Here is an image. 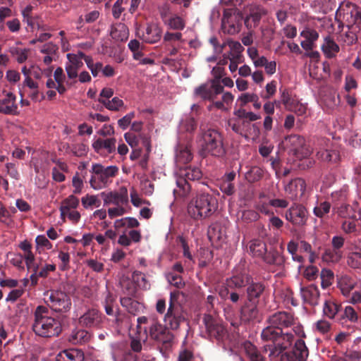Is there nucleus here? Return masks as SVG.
Masks as SVG:
<instances>
[{
	"label": "nucleus",
	"instance_id": "nucleus-1",
	"mask_svg": "<svg viewBox=\"0 0 361 361\" xmlns=\"http://www.w3.org/2000/svg\"><path fill=\"white\" fill-rule=\"evenodd\" d=\"M266 322L267 326L262 331L261 338L268 343L263 349L271 360L276 358L282 351L288 348L295 337L305 336L302 326L290 312H274L267 317Z\"/></svg>",
	"mask_w": 361,
	"mask_h": 361
},
{
	"label": "nucleus",
	"instance_id": "nucleus-2",
	"mask_svg": "<svg viewBox=\"0 0 361 361\" xmlns=\"http://www.w3.org/2000/svg\"><path fill=\"white\" fill-rule=\"evenodd\" d=\"M218 205V200L214 195L200 192L190 200L187 212L192 219L201 221L211 217L217 211Z\"/></svg>",
	"mask_w": 361,
	"mask_h": 361
},
{
	"label": "nucleus",
	"instance_id": "nucleus-3",
	"mask_svg": "<svg viewBox=\"0 0 361 361\" xmlns=\"http://www.w3.org/2000/svg\"><path fill=\"white\" fill-rule=\"evenodd\" d=\"M32 329L36 335L49 338L59 336L62 331V326L58 319L50 315L47 307L38 306L35 311Z\"/></svg>",
	"mask_w": 361,
	"mask_h": 361
},
{
	"label": "nucleus",
	"instance_id": "nucleus-4",
	"mask_svg": "<svg viewBox=\"0 0 361 361\" xmlns=\"http://www.w3.org/2000/svg\"><path fill=\"white\" fill-rule=\"evenodd\" d=\"M137 329L144 331L147 329L148 338L169 348L173 341V335L153 317H140L137 319Z\"/></svg>",
	"mask_w": 361,
	"mask_h": 361
},
{
	"label": "nucleus",
	"instance_id": "nucleus-5",
	"mask_svg": "<svg viewBox=\"0 0 361 361\" xmlns=\"http://www.w3.org/2000/svg\"><path fill=\"white\" fill-rule=\"evenodd\" d=\"M198 142L201 147L202 154L204 156L211 154L221 157L225 152L222 135L215 129L209 128L202 132Z\"/></svg>",
	"mask_w": 361,
	"mask_h": 361
},
{
	"label": "nucleus",
	"instance_id": "nucleus-6",
	"mask_svg": "<svg viewBox=\"0 0 361 361\" xmlns=\"http://www.w3.org/2000/svg\"><path fill=\"white\" fill-rule=\"evenodd\" d=\"M180 295L183 293L178 290L171 293L169 308L164 318L166 326L173 330L178 329L185 319L183 310L178 302Z\"/></svg>",
	"mask_w": 361,
	"mask_h": 361
},
{
	"label": "nucleus",
	"instance_id": "nucleus-7",
	"mask_svg": "<svg viewBox=\"0 0 361 361\" xmlns=\"http://www.w3.org/2000/svg\"><path fill=\"white\" fill-rule=\"evenodd\" d=\"M336 18L350 27L361 23V11L355 4L349 1H343L336 11Z\"/></svg>",
	"mask_w": 361,
	"mask_h": 361
},
{
	"label": "nucleus",
	"instance_id": "nucleus-8",
	"mask_svg": "<svg viewBox=\"0 0 361 361\" xmlns=\"http://www.w3.org/2000/svg\"><path fill=\"white\" fill-rule=\"evenodd\" d=\"M92 171L94 175L90 180V185L94 190H99L106 186L110 178L116 176L118 168L115 166L104 167L99 164H93Z\"/></svg>",
	"mask_w": 361,
	"mask_h": 361
},
{
	"label": "nucleus",
	"instance_id": "nucleus-9",
	"mask_svg": "<svg viewBox=\"0 0 361 361\" xmlns=\"http://www.w3.org/2000/svg\"><path fill=\"white\" fill-rule=\"evenodd\" d=\"M224 92V87L217 80H209L196 87L193 91L194 97L203 100L213 101L216 97Z\"/></svg>",
	"mask_w": 361,
	"mask_h": 361
},
{
	"label": "nucleus",
	"instance_id": "nucleus-10",
	"mask_svg": "<svg viewBox=\"0 0 361 361\" xmlns=\"http://www.w3.org/2000/svg\"><path fill=\"white\" fill-rule=\"evenodd\" d=\"M79 199L73 195L64 199L60 207L61 218L63 220L68 218L73 224H77L81 217L80 213L76 209L79 206Z\"/></svg>",
	"mask_w": 361,
	"mask_h": 361
},
{
	"label": "nucleus",
	"instance_id": "nucleus-11",
	"mask_svg": "<svg viewBox=\"0 0 361 361\" xmlns=\"http://www.w3.org/2000/svg\"><path fill=\"white\" fill-rule=\"evenodd\" d=\"M47 302L54 311L57 312H66L71 308L70 296L60 290L51 291Z\"/></svg>",
	"mask_w": 361,
	"mask_h": 361
},
{
	"label": "nucleus",
	"instance_id": "nucleus-12",
	"mask_svg": "<svg viewBox=\"0 0 361 361\" xmlns=\"http://www.w3.org/2000/svg\"><path fill=\"white\" fill-rule=\"evenodd\" d=\"M293 351H282L276 357L281 355V361H306L309 352L302 338L295 337Z\"/></svg>",
	"mask_w": 361,
	"mask_h": 361
},
{
	"label": "nucleus",
	"instance_id": "nucleus-13",
	"mask_svg": "<svg viewBox=\"0 0 361 361\" xmlns=\"http://www.w3.org/2000/svg\"><path fill=\"white\" fill-rule=\"evenodd\" d=\"M286 219L297 226H304L308 219V212L301 204H293L286 212Z\"/></svg>",
	"mask_w": 361,
	"mask_h": 361
},
{
	"label": "nucleus",
	"instance_id": "nucleus-14",
	"mask_svg": "<svg viewBox=\"0 0 361 361\" xmlns=\"http://www.w3.org/2000/svg\"><path fill=\"white\" fill-rule=\"evenodd\" d=\"M105 317L96 309H90L80 317L79 324L86 328L100 329Z\"/></svg>",
	"mask_w": 361,
	"mask_h": 361
},
{
	"label": "nucleus",
	"instance_id": "nucleus-15",
	"mask_svg": "<svg viewBox=\"0 0 361 361\" xmlns=\"http://www.w3.org/2000/svg\"><path fill=\"white\" fill-rule=\"evenodd\" d=\"M250 250L253 256L262 258L267 264H273L275 262L273 254L267 252L266 244L261 240H252Z\"/></svg>",
	"mask_w": 361,
	"mask_h": 361
},
{
	"label": "nucleus",
	"instance_id": "nucleus-16",
	"mask_svg": "<svg viewBox=\"0 0 361 361\" xmlns=\"http://www.w3.org/2000/svg\"><path fill=\"white\" fill-rule=\"evenodd\" d=\"M306 184L302 178H295L290 180L286 186L285 191L288 197L292 200H295L302 197L305 191Z\"/></svg>",
	"mask_w": 361,
	"mask_h": 361
},
{
	"label": "nucleus",
	"instance_id": "nucleus-17",
	"mask_svg": "<svg viewBox=\"0 0 361 361\" xmlns=\"http://www.w3.org/2000/svg\"><path fill=\"white\" fill-rule=\"evenodd\" d=\"M16 96L12 92H7L5 97L0 99V113L6 115H18V106Z\"/></svg>",
	"mask_w": 361,
	"mask_h": 361
},
{
	"label": "nucleus",
	"instance_id": "nucleus-18",
	"mask_svg": "<svg viewBox=\"0 0 361 361\" xmlns=\"http://www.w3.org/2000/svg\"><path fill=\"white\" fill-rule=\"evenodd\" d=\"M116 142L115 138H98L94 140L92 145L97 153L107 156L116 151Z\"/></svg>",
	"mask_w": 361,
	"mask_h": 361
},
{
	"label": "nucleus",
	"instance_id": "nucleus-19",
	"mask_svg": "<svg viewBox=\"0 0 361 361\" xmlns=\"http://www.w3.org/2000/svg\"><path fill=\"white\" fill-rule=\"evenodd\" d=\"M286 140L292 146L293 150L298 158H306L311 154L310 149H304L305 139L302 137L298 135H291L287 137Z\"/></svg>",
	"mask_w": 361,
	"mask_h": 361
},
{
	"label": "nucleus",
	"instance_id": "nucleus-20",
	"mask_svg": "<svg viewBox=\"0 0 361 361\" xmlns=\"http://www.w3.org/2000/svg\"><path fill=\"white\" fill-rule=\"evenodd\" d=\"M267 11L262 6H255L250 8V13L245 19V25L248 29H252L258 26L262 18L266 16Z\"/></svg>",
	"mask_w": 361,
	"mask_h": 361
},
{
	"label": "nucleus",
	"instance_id": "nucleus-21",
	"mask_svg": "<svg viewBox=\"0 0 361 361\" xmlns=\"http://www.w3.org/2000/svg\"><path fill=\"white\" fill-rule=\"evenodd\" d=\"M137 35L140 36L144 42L154 44L161 39L162 30L157 24L152 23L147 25L145 31L142 32V35H140V30L137 31Z\"/></svg>",
	"mask_w": 361,
	"mask_h": 361
},
{
	"label": "nucleus",
	"instance_id": "nucleus-22",
	"mask_svg": "<svg viewBox=\"0 0 361 361\" xmlns=\"http://www.w3.org/2000/svg\"><path fill=\"white\" fill-rule=\"evenodd\" d=\"M357 285V279L351 276L341 274L337 276V287L343 297L350 296V293Z\"/></svg>",
	"mask_w": 361,
	"mask_h": 361
},
{
	"label": "nucleus",
	"instance_id": "nucleus-23",
	"mask_svg": "<svg viewBox=\"0 0 361 361\" xmlns=\"http://www.w3.org/2000/svg\"><path fill=\"white\" fill-rule=\"evenodd\" d=\"M250 281L251 277L248 274L236 271L231 277L226 279V286L227 288L238 289L249 284Z\"/></svg>",
	"mask_w": 361,
	"mask_h": 361
},
{
	"label": "nucleus",
	"instance_id": "nucleus-24",
	"mask_svg": "<svg viewBox=\"0 0 361 361\" xmlns=\"http://www.w3.org/2000/svg\"><path fill=\"white\" fill-rule=\"evenodd\" d=\"M300 36L305 38V40L300 42L302 48L309 51L315 47V42L319 38V33L314 29L305 27L300 32Z\"/></svg>",
	"mask_w": 361,
	"mask_h": 361
},
{
	"label": "nucleus",
	"instance_id": "nucleus-25",
	"mask_svg": "<svg viewBox=\"0 0 361 361\" xmlns=\"http://www.w3.org/2000/svg\"><path fill=\"white\" fill-rule=\"evenodd\" d=\"M300 295L305 303L316 305L319 303V290L314 285H310L300 288Z\"/></svg>",
	"mask_w": 361,
	"mask_h": 361
},
{
	"label": "nucleus",
	"instance_id": "nucleus-26",
	"mask_svg": "<svg viewBox=\"0 0 361 361\" xmlns=\"http://www.w3.org/2000/svg\"><path fill=\"white\" fill-rule=\"evenodd\" d=\"M204 323L210 336L220 339L225 334L224 327L221 324L215 322L211 316H204Z\"/></svg>",
	"mask_w": 361,
	"mask_h": 361
},
{
	"label": "nucleus",
	"instance_id": "nucleus-27",
	"mask_svg": "<svg viewBox=\"0 0 361 361\" xmlns=\"http://www.w3.org/2000/svg\"><path fill=\"white\" fill-rule=\"evenodd\" d=\"M236 17L232 16L231 11L225 10L221 20L222 29L230 35H234L239 32V25L235 23Z\"/></svg>",
	"mask_w": 361,
	"mask_h": 361
},
{
	"label": "nucleus",
	"instance_id": "nucleus-28",
	"mask_svg": "<svg viewBox=\"0 0 361 361\" xmlns=\"http://www.w3.org/2000/svg\"><path fill=\"white\" fill-rule=\"evenodd\" d=\"M240 319L243 322H249L255 320L258 317L257 303L246 302L240 309Z\"/></svg>",
	"mask_w": 361,
	"mask_h": 361
},
{
	"label": "nucleus",
	"instance_id": "nucleus-29",
	"mask_svg": "<svg viewBox=\"0 0 361 361\" xmlns=\"http://www.w3.org/2000/svg\"><path fill=\"white\" fill-rule=\"evenodd\" d=\"M54 78L57 82V92L60 94H63L66 92L67 89L71 87L73 84V82L66 80V76L63 72V70L61 67H58L54 72Z\"/></svg>",
	"mask_w": 361,
	"mask_h": 361
},
{
	"label": "nucleus",
	"instance_id": "nucleus-30",
	"mask_svg": "<svg viewBox=\"0 0 361 361\" xmlns=\"http://www.w3.org/2000/svg\"><path fill=\"white\" fill-rule=\"evenodd\" d=\"M321 49L326 57L329 59L335 57L340 51L338 44L329 35L324 37Z\"/></svg>",
	"mask_w": 361,
	"mask_h": 361
},
{
	"label": "nucleus",
	"instance_id": "nucleus-31",
	"mask_svg": "<svg viewBox=\"0 0 361 361\" xmlns=\"http://www.w3.org/2000/svg\"><path fill=\"white\" fill-rule=\"evenodd\" d=\"M84 354L78 349L71 348L60 352L56 357V361H83Z\"/></svg>",
	"mask_w": 361,
	"mask_h": 361
},
{
	"label": "nucleus",
	"instance_id": "nucleus-32",
	"mask_svg": "<svg viewBox=\"0 0 361 361\" xmlns=\"http://www.w3.org/2000/svg\"><path fill=\"white\" fill-rule=\"evenodd\" d=\"M317 157L321 161L331 163L338 161L340 158L339 153L337 150L322 147L317 149Z\"/></svg>",
	"mask_w": 361,
	"mask_h": 361
},
{
	"label": "nucleus",
	"instance_id": "nucleus-33",
	"mask_svg": "<svg viewBox=\"0 0 361 361\" xmlns=\"http://www.w3.org/2000/svg\"><path fill=\"white\" fill-rule=\"evenodd\" d=\"M110 34L111 37L115 40L123 42L128 39L129 31L125 24L119 23L111 27Z\"/></svg>",
	"mask_w": 361,
	"mask_h": 361
},
{
	"label": "nucleus",
	"instance_id": "nucleus-34",
	"mask_svg": "<svg viewBox=\"0 0 361 361\" xmlns=\"http://www.w3.org/2000/svg\"><path fill=\"white\" fill-rule=\"evenodd\" d=\"M191 190V186L188 182L180 177L176 180V188L173 189L175 198H183L187 197Z\"/></svg>",
	"mask_w": 361,
	"mask_h": 361
},
{
	"label": "nucleus",
	"instance_id": "nucleus-35",
	"mask_svg": "<svg viewBox=\"0 0 361 361\" xmlns=\"http://www.w3.org/2000/svg\"><path fill=\"white\" fill-rule=\"evenodd\" d=\"M201 170L197 167L186 166L179 171V177L188 180H196L202 178Z\"/></svg>",
	"mask_w": 361,
	"mask_h": 361
},
{
	"label": "nucleus",
	"instance_id": "nucleus-36",
	"mask_svg": "<svg viewBox=\"0 0 361 361\" xmlns=\"http://www.w3.org/2000/svg\"><path fill=\"white\" fill-rule=\"evenodd\" d=\"M90 338V334L85 329H75L69 336V341L73 344H82L87 342Z\"/></svg>",
	"mask_w": 361,
	"mask_h": 361
},
{
	"label": "nucleus",
	"instance_id": "nucleus-37",
	"mask_svg": "<svg viewBox=\"0 0 361 361\" xmlns=\"http://www.w3.org/2000/svg\"><path fill=\"white\" fill-rule=\"evenodd\" d=\"M247 296L250 302L259 298L264 290V286L260 282H250L247 284Z\"/></svg>",
	"mask_w": 361,
	"mask_h": 361
},
{
	"label": "nucleus",
	"instance_id": "nucleus-38",
	"mask_svg": "<svg viewBox=\"0 0 361 361\" xmlns=\"http://www.w3.org/2000/svg\"><path fill=\"white\" fill-rule=\"evenodd\" d=\"M197 128V122L194 118L189 115L185 116L179 125L180 133H192Z\"/></svg>",
	"mask_w": 361,
	"mask_h": 361
},
{
	"label": "nucleus",
	"instance_id": "nucleus-39",
	"mask_svg": "<svg viewBox=\"0 0 361 361\" xmlns=\"http://www.w3.org/2000/svg\"><path fill=\"white\" fill-rule=\"evenodd\" d=\"M341 305L334 300L329 299L324 302L323 306V314L330 319L335 318L340 310Z\"/></svg>",
	"mask_w": 361,
	"mask_h": 361
},
{
	"label": "nucleus",
	"instance_id": "nucleus-40",
	"mask_svg": "<svg viewBox=\"0 0 361 361\" xmlns=\"http://www.w3.org/2000/svg\"><path fill=\"white\" fill-rule=\"evenodd\" d=\"M140 226L138 221L133 217H125L117 219L114 223V227L116 230H119L123 228H137Z\"/></svg>",
	"mask_w": 361,
	"mask_h": 361
},
{
	"label": "nucleus",
	"instance_id": "nucleus-41",
	"mask_svg": "<svg viewBox=\"0 0 361 361\" xmlns=\"http://www.w3.org/2000/svg\"><path fill=\"white\" fill-rule=\"evenodd\" d=\"M163 42L165 44V46L177 44H183L185 42V39H183V35L181 32H171L167 31L164 35Z\"/></svg>",
	"mask_w": 361,
	"mask_h": 361
},
{
	"label": "nucleus",
	"instance_id": "nucleus-42",
	"mask_svg": "<svg viewBox=\"0 0 361 361\" xmlns=\"http://www.w3.org/2000/svg\"><path fill=\"white\" fill-rule=\"evenodd\" d=\"M244 350L250 361H264L263 356L250 342L247 341L244 343Z\"/></svg>",
	"mask_w": 361,
	"mask_h": 361
},
{
	"label": "nucleus",
	"instance_id": "nucleus-43",
	"mask_svg": "<svg viewBox=\"0 0 361 361\" xmlns=\"http://www.w3.org/2000/svg\"><path fill=\"white\" fill-rule=\"evenodd\" d=\"M227 44L229 47L228 58L243 59L244 47L239 42L230 40L227 42Z\"/></svg>",
	"mask_w": 361,
	"mask_h": 361
},
{
	"label": "nucleus",
	"instance_id": "nucleus-44",
	"mask_svg": "<svg viewBox=\"0 0 361 361\" xmlns=\"http://www.w3.org/2000/svg\"><path fill=\"white\" fill-rule=\"evenodd\" d=\"M137 336L134 337L131 341V348L135 352H140L142 350V343H145L147 338L148 335L147 333V329L144 328V332H141L137 329Z\"/></svg>",
	"mask_w": 361,
	"mask_h": 361
},
{
	"label": "nucleus",
	"instance_id": "nucleus-45",
	"mask_svg": "<svg viewBox=\"0 0 361 361\" xmlns=\"http://www.w3.org/2000/svg\"><path fill=\"white\" fill-rule=\"evenodd\" d=\"M343 257V252L334 248L326 249L322 255L324 261L329 263H336Z\"/></svg>",
	"mask_w": 361,
	"mask_h": 361
},
{
	"label": "nucleus",
	"instance_id": "nucleus-46",
	"mask_svg": "<svg viewBox=\"0 0 361 361\" xmlns=\"http://www.w3.org/2000/svg\"><path fill=\"white\" fill-rule=\"evenodd\" d=\"M176 159L178 165L186 164L192 159V154L188 147H180L179 149H177Z\"/></svg>",
	"mask_w": 361,
	"mask_h": 361
},
{
	"label": "nucleus",
	"instance_id": "nucleus-47",
	"mask_svg": "<svg viewBox=\"0 0 361 361\" xmlns=\"http://www.w3.org/2000/svg\"><path fill=\"white\" fill-rule=\"evenodd\" d=\"M281 102L284 105L286 110L294 112L295 109L297 107V104H299V101L292 97L287 92L283 91L281 93Z\"/></svg>",
	"mask_w": 361,
	"mask_h": 361
},
{
	"label": "nucleus",
	"instance_id": "nucleus-48",
	"mask_svg": "<svg viewBox=\"0 0 361 361\" xmlns=\"http://www.w3.org/2000/svg\"><path fill=\"white\" fill-rule=\"evenodd\" d=\"M331 205L327 201L317 202L313 209V214L318 218H323L330 212Z\"/></svg>",
	"mask_w": 361,
	"mask_h": 361
},
{
	"label": "nucleus",
	"instance_id": "nucleus-49",
	"mask_svg": "<svg viewBox=\"0 0 361 361\" xmlns=\"http://www.w3.org/2000/svg\"><path fill=\"white\" fill-rule=\"evenodd\" d=\"M10 51L18 63H22L27 59L30 50L27 48L13 47L11 49Z\"/></svg>",
	"mask_w": 361,
	"mask_h": 361
},
{
	"label": "nucleus",
	"instance_id": "nucleus-50",
	"mask_svg": "<svg viewBox=\"0 0 361 361\" xmlns=\"http://www.w3.org/2000/svg\"><path fill=\"white\" fill-rule=\"evenodd\" d=\"M164 23L169 26V28L177 30H182L185 27V20L178 16H173L168 20L164 21Z\"/></svg>",
	"mask_w": 361,
	"mask_h": 361
},
{
	"label": "nucleus",
	"instance_id": "nucleus-51",
	"mask_svg": "<svg viewBox=\"0 0 361 361\" xmlns=\"http://www.w3.org/2000/svg\"><path fill=\"white\" fill-rule=\"evenodd\" d=\"M81 203L85 209H88L93 207H99L101 202L97 195H86L81 198Z\"/></svg>",
	"mask_w": 361,
	"mask_h": 361
},
{
	"label": "nucleus",
	"instance_id": "nucleus-52",
	"mask_svg": "<svg viewBox=\"0 0 361 361\" xmlns=\"http://www.w3.org/2000/svg\"><path fill=\"white\" fill-rule=\"evenodd\" d=\"M338 215L342 218H356L355 212L351 206L346 204H341V206L334 208Z\"/></svg>",
	"mask_w": 361,
	"mask_h": 361
},
{
	"label": "nucleus",
	"instance_id": "nucleus-53",
	"mask_svg": "<svg viewBox=\"0 0 361 361\" xmlns=\"http://www.w3.org/2000/svg\"><path fill=\"white\" fill-rule=\"evenodd\" d=\"M259 67H264L265 73L269 75H272L276 71V62L275 61H269L268 59L264 57L256 64V68Z\"/></svg>",
	"mask_w": 361,
	"mask_h": 361
},
{
	"label": "nucleus",
	"instance_id": "nucleus-54",
	"mask_svg": "<svg viewBox=\"0 0 361 361\" xmlns=\"http://www.w3.org/2000/svg\"><path fill=\"white\" fill-rule=\"evenodd\" d=\"M102 104L108 110L113 111H118L122 107L124 106L123 101L118 97H114L111 99L109 101L104 102L102 101Z\"/></svg>",
	"mask_w": 361,
	"mask_h": 361
},
{
	"label": "nucleus",
	"instance_id": "nucleus-55",
	"mask_svg": "<svg viewBox=\"0 0 361 361\" xmlns=\"http://www.w3.org/2000/svg\"><path fill=\"white\" fill-rule=\"evenodd\" d=\"M331 327V324L329 322L324 319H321L313 324V331L321 334H325L328 333Z\"/></svg>",
	"mask_w": 361,
	"mask_h": 361
},
{
	"label": "nucleus",
	"instance_id": "nucleus-56",
	"mask_svg": "<svg viewBox=\"0 0 361 361\" xmlns=\"http://www.w3.org/2000/svg\"><path fill=\"white\" fill-rule=\"evenodd\" d=\"M132 279L133 282L137 287L142 289L149 288V283H148L145 275L140 271H135L133 274Z\"/></svg>",
	"mask_w": 361,
	"mask_h": 361
},
{
	"label": "nucleus",
	"instance_id": "nucleus-57",
	"mask_svg": "<svg viewBox=\"0 0 361 361\" xmlns=\"http://www.w3.org/2000/svg\"><path fill=\"white\" fill-rule=\"evenodd\" d=\"M322 286L324 288L330 286L334 281V272L329 269H323L321 271Z\"/></svg>",
	"mask_w": 361,
	"mask_h": 361
},
{
	"label": "nucleus",
	"instance_id": "nucleus-58",
	"mask_svg": "<svg viewBox=\"0 0 361 361\" xmlns=\"http://www.w3.org/2000/svg\"><path fill=\"white\" fill-rule=\"evenodd\" d=\"M347 263L353 269L361 268V252H350L348 256Z\"/></svg>",
	"mask_w": 361,
	"mask_h": 361
},
{
	"label": "nucleus",
	"instance_id": "nucleus-59",
	"mask_svg": "<svg viewBox=\"0 0 361 361\" xmlns=\"http://www.w3.org/2000/svg\"><path fill=\"white\" fill-rule=\"evenodd\" d=\"M166 279L170 284L178 288H182L185 286L182 277L178 274L169 272L166 274Z\"/></svg>",
	"mask_w": 361,
	"mask_h": 361
},
{
	"label": "nucleus",
	"instance_id": "nucleus-60",
	"mask_svg": "<svg viewBox=\"0 0 361 361\" xmlns=\"http://www.w3.org/2000/svg\"><path fill=\"white\" fill-rule=\"evenodd\" d=\"M298 249V244L294 241L290 240L287 245L288 252L291 255L292 259L298 262H302L303 257L297 254V251Z\"/></svg>",
	"mask_w": 361,
	"mask_h": 361
},
{
	"label": "nucleus",
	"instance_id": "nucleus-61",
	"mask_svg": "<svg viewBox=\"0 0 361 361\" xmlns=\"http://www.w3.org/2000/svg\"><path fill=\"white\" fill-rule=\"evenodd\" d=\"M343 317L353 323L357 322L358 320V315L356 310L350 305L345 307Z\"/></svg>",
	"mask_w": 361,
	"mask_h": 361
},
{
	"label": "nucleus",
	"instance_id": "nucleus-62",
	"mask_svg": "<svg viewBox=\"0 0 361 361\" xmlns=\"http://www.w3.org/2000/svg\"><path fill=\"white\" fill-rule=\"evenodd\" d=\"M357 36L353 31H346L344 34L341 35V41L343 45L351 46L357 42Z\"/></svg>",
	"mask_w": 361,
	"mask_h": 361
},
{
	"label": "nucleus",
	"instance_id": "nucleus-63",
	"mask_svg": "<svg viewBox=\"0 0 361 361\" xmlns=\"http://www.w3.org/2000/svg\"><path fill=\"white\" fill-rule=\"evenodd\" d=\"M125 0H116L112 6V16L115 19H119L125 11Z\"/></svg>",
	"mask_w": 361,
	"mask_h": 361
},
{
	"label": "nucleus",
	"instance_id": "nucleus-64",
	"mask_svg": "<svg viewBox=\"0 0 361 361\" xmlns=\"http://www.w3.org/2000/svg\"><path fill=\"white\" fill-rule=\"evenodd\" d=\"M277 83L276 80H271L265 86V93L262 94V97L264 99H269L272 97L276 92Z\"/></svg>",
	"mask_w": 361,
	"mask_h": 361
}]
</instances>
